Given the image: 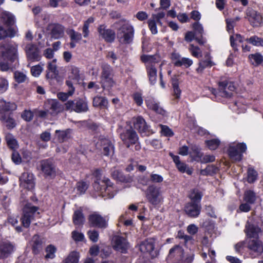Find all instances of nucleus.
I'll list each match as a JSON object with an SVG mask.
<instances>
[{
    "mask_svg": "<svg viewBox=\"0 0 263 263\" xmlns=\"http://www.w3.org/2000/svg\"><path fill=\"white\" fill-rule=\"evenodd\" d=\"M95 190L99 192V196L107 198H113L116 194L113 183L106 177L103 179H97L93 184Z\"/></svg>",
    "mask_w": 263,
    "mask_h": 263,
    "instance_id": "obj_1",
    "label": "nucleus"
},
{
    "mask_svg": "<svg viewBox=\"0 0 263 263\" xmlns=\"http://www.w3.org/2000/svg\"><path fill=\"white\" fill-rule=\"evenodd\" d=\"M101 84L103 89H109L113 87L115 82L113 80L114 76L113 68L107 63L101 65Z\"/></svg>",
    "mask_w": 263,
    "mask_h": 263,
    "instance_id": "obj_2",
    "label": "nucleus"
},
{
    "mask_svg": "<svg viewBox=\"0 0 263 263\" xmlns=\"http://www.w3.org/2000/svg\"><path fill=\"white\" fill-rule=\"evenodd\" d=\"M134 29L129 23L123 24L117 30V38L122 44H131L134 39Z\"/></svg>",
    "mask_w": 263,
    "mask_h": 263,
    "instance_id": "obj_3",
    "label": "nucleus"
},
{
    "mask_svg": "<svg viewBox=\"0 0 263 263\" xmlns=\"http://www.w3.org/2000/svg\"><path fill=\"white\" fill-rule=\"evenodd\" d=\"M39 207L33 205L31 203L26 204L23 209V214L21 218L22 224L25 228L29 227L31 222L35 217L39 216Z\"/></svg>",
    "mask_w": 263,
    "mask_h": 263,
    "instance_id": "obj_4",
    "label": "nucleus"
},
{
    "mask_svg": "<svg viewBox=\"0 0 263 263\" xmlns=\"http://www.w3.org/2000/svg\"><path fill=\"white\" fill-rule=\"evenodd\" d=\"M65 110L77 113L87 112L89 110L88 101L86 98H77L69 100L65 103Z\"/></svg>",
    "mask_w": 263,
    "mask_h": 263,
    "instance_id": "obj_5",
    "label": "nucleus"
},
{
    "mask_svg": "<svg viewBox=\"0 0 263 263\" xmlns=\"http://www.w3.org/2000/svg\"><path fill=\"white\" fill-rule=\"evenodd\" d=\"M1 47L4 49L1 51V56L4 60L12 63L18 62L17 45L3 44Z\"/></svg>",
    "mask_w": 263,
    "mask_h": 263,
    "instance_id": "obj_6",
    "label": "nucleus"
},
{
    "mask_svg": "<svg viewBox=\"0 0 263 263\" xmlns=\"http://www.w3.org/2000/svg\"><path fill=\"white\" fill-rule=\"evenodd\" d=\"M96 148L101 154L107 157L112 156L114 153V145L111 141L108 138L100 136L96 144Z\"/></svg>",
    "mask_w": 263,
    "mask_h": 263,
    "instance_id": "obj_7",
    "label": "nucleus"
},
{
    "mask_svg": "<svg viewBox=\"0 0 263 263\" xmlns=\"http://www.w3.org/2000/svg\"><path fill=\"white\" fill-rule=\"evenodd\" d=\"M25 51L28 62H39L42 59L41 50L35 44H27L25 46Z\"/></svg>",
    "mask_w": 263,
    "mask_h": 263,
    "instance_id": "obj_8",
    "label": "nucleus"
},
{
    "mask_svg": "<svg viewBox=\"0 0 263 263\" xmlns=\"http://www.w3.org/2000/svg\"><path fill=\"white\" fill-rule=\"evenodd\" d=\"M147 201L152 204L156 205L162 200V196L160 189L155 185H149L145 191Z\"/></svg>",
    "mask_w": 263,
    "mask_h": 263,
    "instance_id": "obj_9",
    "label": "nucleus"
},
{
    "mask_svg": "<svg viewBox=\"0 0 263 263\" xmlns=\"http://www.w3.org/2000/svg\"><path fill=\"white\" fill-rule=\"evenodd\" d=\"M120 138L127 148L135 144L138 140V135L131 126L123 129L120 134Z\"/></svg>",
    "mask_w": 263,
    "mask_h": 263,
    "instance_id": "obj_10",
    "label": "nucleus"
},
{
    "mask_svg": "<svg viewBox=\"0 0 263 263\" xmlns=\"http://www.w3.org/2000/svg\"><path fill=\"white\" fill-rule=\"evenodd\" d=\"M88 221L90 227L105 229L108 227V220L97 212L90 214Z\"/></svg>",
    "mask_w": 263,
    "mask_h": 263,
    "instance_id": "obj_11",
    "label": "nucleus"
},
{
    "mask_svg": "<svg viewBox=\"0 0 263 263\" xmlns=\"http://www.w3.org/2000/svg\"><path fill=\"white\" fill-rule=\"evenodd\" d=\"M247 149L245 143H240L236 145H231L228 149V153L230 158L233 160L240 161L242 158V153Z\"/></svg>",
    "mask_w": 263,
    "mask_h": 263,
    "instance_id": "obj_12",
    "label": "nucleus"
},
{
    "mask_svg": "<svg viewBox=\"0 0 263 263\" xmlns=\"http://www.w3.org/2000/svg\"><path fill=\"white\" fill-rule=\"evenodd\" d=\"M219 96L222 97L230 98L232 96L236 87L233 82L225 80L218 82Z\"/></svg>",
    "mask_w": 263,
    "mask_h": 263,
    "instance_id": "obj_13",
    "label": "nucleus"
},
{
    "mask_svg": "<svg viewBox=\"0 0 263 263\" xmlns=\"http://www.w3.org/2000/svg\"><path fill=\"white\" fill-rule=\"evenodd\" d=\"M155 239L149 238L141 242L139 245V250L143 253H148L152 258L157 257L159 252L155 249Z\"/></svg>",
    "mask_w": 263,
    "mask_h": 263,
    "instance_id": "obj_14",
    "label": "nucleus"
},
{
    "mask_svg": "<svg viewBox=\"0 0 263 263\" xmlns=\"http://www.w3.org/2000/svg\"><path fill=\"white\" fill-rule=\"evenodd\" d=\"M40 166L41 171L46 177L53 178L56 176L57 168L52 160L47 159L42 160Z\"/></svg>",
    "mask_w": 263,
    "mask_h": 263,
    "instance_id": "obj_15",
    "label": "nucleus"
},
{
    "mask_svg": "<svg viewBox=\"0 0 263 263\" xmlns=\"http://www.w3.org/2000/svg\"><path fill=\"white\" fill-rule=\"evenodd\" d=\"M112 246L114 250L121 253H126L129 244L125 238L117 235L112 238Z\"/></svg>",
    "mask_w": 263,
    "mask_h": 263,
    "instance_id": "obj_16",
    "label": "nucleus"
},
{
    "mask_svg": "<svg viewBox=\"0 0 263 263\" xmlns=\"http://www.w3.org/2000/svg\"><path fill=\"white\" fill-rule=\"evenodd\" d=\"M247 247L253 258L260 256L263 252V243L259 239L250 240L248 242Z\"/></svg>",
    "mask_w": 263,
    "mask_h": 263,
    "instance_id": "obj_17",
    "label": "nucleus"
},
{
    "mask_svg": "<svg viewBox=\"0 0 263 263\" xmlns=\"http://www.w3.org/2000/svg\"><path fill=\"white\" fill-rule=\"evenodd\" d=\"M15 249V244L8 240L0 241V259L8 257L14 252Z\"/></svg>",
    "mask_w": 263,
    "mask_h": 263,
    "instance_id": "obj_18",
    "label": "nucleus"
},
{
    "mask_svg": "<svg viewBox=\"0 0 263 263\" xmlns=\"http://www.w3.org/2000/svg\"><path fill=\"white\" fill-rule=\"evenodd\" d=\"M47 30L52 39H60L64 36L65 27L61 24L50 23L47 26Z\"/></svg>",
    "mask_w": 263,
    "mask_h": 263,
    "instance_id": "obj_19",
    "label": "nucleus"
},
{
    "mask_svg": "<svg viewBox=\"0 0 263 263\" xmlns=\"http://www.w3.org/2000/svg\"><path fill=\"white\" fill-rule=\"evenodd\" d=\"M245 233L247 237L258 239L259 234L261 232V228L251 221H247L245 226Z\"/></svg>",
    "mask_w": 263,
    "mask_h": 263,
    "instance_id": "obj_20",
    "label": "nucleus"
},
{
    "mask_svg": "<svg viewBox=\"0 0 263 263\" xmlns=\"http://www.w3.org/2000/svg\"><path fill=\"white\" fill-rule=\"evenodd\" d=\"M246 16L248 21L253 27L259 26L262 21L261 14L251 8H248L246 10Z\"/></svg>",
    "mask_w": 263,
    "mask_h": 263,
    "instance_id": "obj_21",
    "label": "nucleus"
},
{
    "mask_svg": "<svg viewBox=\"0 0 263 263\" xmlns=\"http://www.w3.org/2000/svg\"><path fill=\"white\" fill-rule=\"evenodd\" d=\"M45 242V238L37 234L34 235L30 242L32 253L35 255L39 254L43 250Z\"/></svg>",
    "mask_w": 263,
    "mask_h": 263,
    "instance_id": "obj_22",
    "label": "nucleus"
},
{
    "mask_svg": "<svg viewBox=\"0 0 263 263\" xmlns=\"http://www.w3.org/2000/svg\"><path fill=\"white\" fill-rule=\"evenodd\" d=\"M201 209L200 203L194 202L187 203L184 207L185 213L191 218L197 217L200 215Z\"/></svg>",
    "mask_w": 263,
    "mask_h": 263,
    "instance_id": "obj_23",
    "label": "nucleus"
},
{
    "mask_svg": "<svg viewBox=\"0 0 263 263\" xmlns=\"http://www.w3.org/2000/svg\"><path fill=\"white\" fill-rule=\"evenodd\" d=\"M20 185L29 190L34 187L35 183L33 174L24 172L20 178Z\"/></svg>",
    "mask_w": 263,
    "mask_h": 263,
    "instance_id": "obj_24",
    "label": "nucleus"
},
{
    "mask_svg": "<svg viewBox=\"0 0 263 263\" xmlns=\"http://www.w3.org/2000/svg\"><path fill=\"white\" fill-rule=\"evenodd\" d=\"M134 126L141 134L146 135L149 132V126L142 116L134 118Z\"/></svg>",
    "mask_w": 263,
    "mask_h": 263,
    "instance_id": "obj_25",
    "label": "nucleus"
},
{
    "mask_svg": "<svg viewBox=\"0 0 263 263\" xmlns=\"http://www.w3.org/2000/svg\"><path fill=\"white\" fill-rule=\"evenodd\" d=\"M17 108L16 104L12 102H7L3 98L0 99V115L13 114Z\"/></svg>",
    "mask_w": 263,
    "mask_h": 263,
    "instance_id": "obj_26",
    "label": "nucleus"
},
{
    "mask_svg": "<svg viewBox=\"0 0 263 263\" xmlns=\"http://www.w3.org/2000/svg\"><path fill=\"white\" fill-rule=\"evenodd\" d=\"M111 177L118 181L124 183H129L133 181V177L129 175H125L123 172L113 167L110 170Z\"/></svg>",
    "mask_w": 263,
    "mask_h": 263,
    "instance_id": "obj_27",
    "label": "nucleus"
},
{
    "mask_svg": "<svg viewBox=\"0 0 263 263\" xmlns=\"http://www.w3.org/2000/svg\"><path fill=\"white\" fill-rule=\"evenodd\" d=\"M145 103L149 109L162 116L165 115L166 111L161 107L160 103L154 98H149L146 100Z\"/></svg>",
    "mask_w": 263,
    "mask_h": 263,
    "instance_id": "obj_28",
    "label": "nucleus"
},
{
    "mask_svg": "<svg viewBox=\"0 0 263 263\" xmlns=\"http://www.w3.org/2000/svg\"><path fill=\"white\" fill-rule=\"evenodd\" d=\"M214 65V63L212 61V57L210 53L206 52L204 53L203 59L200 60L198 63V67L196 70L198 73H202L205 68L211 67Z\"/></svg>",
    "mask_w": 263,
    "mask_h": 263,
    "instance_id": "obj_29",
    "label": "nucleus"
},
{
    "mask_svg": "<svg viewBox=\"0 0 263 263\" xmlns=\"http://www.w3.org/2000/svg\"><path fill=\"white\" fill-rule=\"evenodd\" d=\"M98 30L100 35L105 41L109 43L114 42L115 39V32L114 31L111 29H106L103 25H100Z\"/></svg>",
    "mask_w": 263,
    "mask_h": 263,
    "instance_id": "obj_30",
    "label": "nucleus"
},
{
    "mask_svg": "<svg viewBox=\"0 0 263 263\" xmlns=\"http://www.w3.org/2000/svg\"><path fill=\"white\" fill-rule=\"evenodd\" d=\"M168 256L170 258H175L176 263H180L183 258V250L181 247L176 245L170 250Z\"/></svg>",
    "mask_w": 263,
    "mask_h": 263,
    "instance_id": "obj_31",
    "label": "nucleus"
},
{
    "mask_svg": "<svg viewBox=\"0 0 263 263\" xmlns=\"http://www.w3.org/2000/svg\"><path fill=\"white\" fill-rule=\"evenodd\" d=\"M0 121L9 130L14 128L16 126V122L13 117V114L0 115Z\"/></svg>",
    "mask_w": 263,
    "mask_h": 263,
    "instance_id": "obj_32",
    "label": "nucleus"
},
{
    "mask_svg": "<svg viewBox=\"0 0 263 263\" xmlns=\"http://www.w3.org/2000/svg\"><path fill=\"white\" fill-rule=\"evenodd\" d=\"M18 32L17 29L15 27H9L7 29L3 26L0 25V40L7 37L13 38L15 36Z\"/></svg>",
    "mask_w": 263,
    "mask_h": 263,
    "instance_id": "obj_33",
    "label": "nucleus"
},
{
    "mask_svg": "<svg viewBox=\"0 0 263 263\" xmlns=\"http://www.w3.org/2000/svg\"><path fill=\"white\" fill-rule=\"evenodd\" d=\"M1 20L3 24L8 28L13 27L12 26L15 23L14 16L9 12H4L1 15Z\"/></svg>",
    "mask_w": 263,
    "mask_h": 263,
    "instance_id": "obj_34",
    "label": "nucleus"
},
{
    "mask_svg": "<svg viewBox=\"0 0 263 263\" xmlns=\"http://www.w3.org/2000/svg\"><path fill=\"white\" fill-rule=\"evenodd\" d=\"M56 59L53 60L52 62H49L47 66L46 77L48 79L55 78L58 74V70L55 64Z\"/></svg>",
    "mask_w": 263,
    "mask_h": 263,
    "instance_id": "obj_35",
    "label": "nucleus"
},
{
    "mask_svg": "<svg viewBox=\"0 0 263 263\" xmlns=\"http://www.w3.org/2000/svg\"><path fill=\"white\" fill-rule=\"evenodd\" d=\"M85 220V216L81 209L74 212L72 216L73 223L76 226H82Z\"/></svg>",
    "mask_w": 263,
    "mask_h": 263,
    "instance_id": "obj_36",
    "label": "nucleus"
},
{
    "mask_svg": "<svg viewBox=\"0 0 263 263\" xmlns=\"http://www.w3.org/2000/svg\"><path fill=\"white\" fill-rule=\"evenodd\" d=\"M68 68V79L77 83L80 79V70L74 65H70Z\"/></svg>",
    "mask_w": 263,
    "mask_h": 263,
    "instance_id": "obj_37",
    "label": "nucleus"
},
{
    "mask_svg": "<svg viewBox=\"0 0 263 263\" xmlns=\"http://www.w3.org/2000/svg\"><path fill=\"white\" fill-rule=\"evenodd\" d=\"M146 69L149 81L151 85H154L157 82V70L156 66H146Z\"/></svg>",
    "mask_w": 263,
    "mask_h": 263,
    "instance_id": "obj_38",
    "label": "nucleus"
},
{
    "mask_svg": "<svg viewBox=\"0 0 263 263\" xmlns=\"http://www.w3.org/2000/svg\"><path fill=\"white\" fill-rule=\"evenodd\" d=\"M141 61L146 64V66H155V64L160 62V58L157 55H142Z\"/></svg>",
    "mask_w": 263,
    "mask_h": 263,
    "instance_id": "obj_39",
    "label": "nucleus"
},
{
    "mask_svg": "<svg viewBox=\"0 0 263 263\" xmlns=\"http://www.w3.org/2000/svg\"><path fill=\"white\" fill-rule=\"evenodd\" d=\"M171 83L173 88V95L175 98L179 99L180 97L181 90L179 87L178 79L176 75H174L171 79Z\"/></svg>",
    "mask_w": 263,
    "mask_h": 263,
    "instance_id": "obj_40",
    "label": "nucleus"
},
{
    "mask_svg": "<svg viewBox=\"0 0 263 263\" xmlns=\"http://www.w3.org/2000/svg\"><path fill=\"white\" fill-rule=\"evenodd\" d=\"M18 65V62L12 63L8 62H0V70L3 72H6L8 71H13Z\"/></svg>",
    "mask_w": 263,
    "mask_h": 263,
    "instance_id": "obj_41",
    "label": "nucleus"
},
{
    "mask_svg": "<svg viewBox=\"0 0 263 263\" xmlns=\"http://www.w3.org/2000/svg\"><path fill=\"white\" fill-rule=\"evenodd\" d=\"M92 104L95 107H106L108 105V101L105 97L98 96L93 98Z\"/></svg>",
    "mask_w": 263,
    "mask_h": 263,
    "instance_id": "obj_42",
    "label": "nucleus"
},
{
    "mask_svg": "<svg viewBox=\"0 0 263 263\" xmlns=\"http://www.w3.org/2000/svg\"><path fill=\"white\" fill-rule=\"evenodd\" d=\"M256 199V194L252 190H247L244 193L243 200L250 203L254 204Z\"/></svg>",
    "mask_w": 263,
    "mask_h": 263,
    "instance_id": "obj_43",
    "label": "nucleus"
},
{
    "mask_svg": "<svg viewBox=\"0 0 263 263\" xmlns=\"http://www.w3.org/2000/svg\"><path fill=\"white\" fill-rule=\"evenodd\" d=\"M46 255L45 258L46 259H53L55 257V253L57 252L56 247L52 245H49L45 248Z\"/></svg>",
    "mask_w": 263,
    "mask_h": 263,
    "instance_id": "obj_44",
    "label": "nucleus"
},
{
    "mask_svg": "<svg viewBox=\"0 0 263 263\" xmlns=\"http://www.w3.org/2000/svg\"><path fill=\"white\" fill-rule=\"evenodd\" d=\"M6 140L8 147L12 149H17L18 147L17 142L14 137L11 134L6 136Z\"/></svg>",
    "mask_w": 263,
    "mask_h": 263,
    "instance_id": "obj_45",
    "label": "nucleus"
},
{
    "mask_svg": "<svg viewBox=\"0 0 263 263\" xmlns=\"http://www.w3.org/2000/svg\"><path fill=\"white\" fill-rule=\"evenodd\" d=\"M249 59L252 64L255 66L260 65L263 61V57L259 53H255L249 55Z\"/></svg>",
    "mask_w": 263,
    "mask_h": 263,
    "instance_id": "obj_46",
    "label": "nucleus"
},
{
    "mask_svg": "<svg viewBox=\"0 0 263 263\" xmlns=\"http://www.w3.org/2000/svg\"><path fill=\"white\" fill-rule=\"evenodd\" d=\"M202 196L203 195L201 192L198 190L194 189L190 195V198L191 200L190 202L200 203Z\"/></svg>",
    "mask_w": 263,
    "mask_h": 263,
    "instance_id": "obj_47",
    "label": "nucleus"
},
{
    "mask_svg": "<svg viewBox=\"0 0 263 263\" xmlns=\"http://www.w3.org/2000/svg\"><path fill=\"white\" fill-rule=\"evenodd\" d=\"M245 41L255 46L263 47V39L256 35L251 36L247 38Z\"/></svg>",
    "mask_w": 263,
    "mask_h": 263,
    "instance_id": "obj_48",
    "label": "nucleus"
},
{
    "mask_svg": "<svg viewBox=\"0 0 263 263\" xmlns=\"http://www.w3.org/2000/svg\"><path fill=\"white\" fill-rule=\"evenodd\" d=\"M66 33L69 35L71 41L78 42L82 39V34L73 29H67Z\"/></svg>",
    "mask_w": 263,
    "mask_h": 263,
    "instance_id": "obj_49",
    "label": "nucleus"
},
{
    "mask_svg": "<svg viewBox=\"0 0 263 263\" xmlns=\"http://www.w3.org/2000/svg\"><path fill=\"white\" fill-rule=\"evenodd\" d=\"M217 167L214 165H208L204 169L200 171V174L204 176L212 175L217 173Z\"/></svg>",
    "mask_w": 263,
    "mask_h": 263,
    "instance_id": "obj_50",
    "label": "nucleus"
},
{
    "mask_svg": "<svg viewBox=\"0 0 263 263\" xmlns=\"http://www.w3.org/2000/svg\"><path fill=\"white\" fill-rule=\"evenodd\" d=\"M79 258V253L76 251H72L65 259L64 263H78Z\"/></svg>",
    "mask_w": 263,
    "mask_h": 263,
    "instance_id": "obj_51",
    "label": "nucleus"
},
{
    "mask_svg": "<svg viewBox=\"0 0 263 263\" xmlns=\"http://www.w3.org/2000/svg\"><path fill=\"white\" fill-rule=\"evenodd\" d=\"M248 179L247 181L250 183H252L255 181L257 177V172L253 168L250 167L248 170Z\"/></svg>",
    "mask_w": 263,
    "mask_h": 263,
    "instance_id": "obj_52",
    "label": "nucleus"
},
{
    "mask_svg": "<svg viewBox=\"0 0 263 263\" xmlns=\"http://www.w3.org/2000/svg\"><path fill=\"white\" fill-rule=\"evenodd\" d=\"M205 143L210 150H215L220 145V141L218 139H213L205 141Z\"/></svg>",
    "mask_w": 263,
    "mask_h": 263,
    "instance_id": "obj_53",
    "label": "nucleus"
},
{
    "mask_svg": "<svg viewBox=\"0 0 263 263\" xmlns=\"http://www.w3.org/2000/svg\"><path fill=\"white\" fill-rule=\"evenodd\" d=\"M93 22H94L93 18L92 17H90L88 18L87 19V20L84 22V25L83 27V29H82L83 36L84 37H88V36L89 35V31L88 29L89 27V25L91 23H92Z\"/></svg>",
    "mask_w": 263,
    "mask_h": 263,
    "instance_id": "obj_54",
    "label": "nucleus"
},
{
    "mask_svg": "<svg viewBox=\"0 0 263 263\" xmlns=\"http://www.w3.org/2000/svg\"><path fill=\"white\" fill-rule=\"evenodd\" d=\"M235 40H237L239 42L242 43L243 42L242 36L240 34H236L235 35V38H234L233 35H231L230 37L231 47L235 51H238L237 46L235 43Z\"/></svg>",
    "mask_w": 263,
    "mask_h": 263,
    "instance_id": "obj_55",
    "label": "nucleus"
},
{
    "mask_svg": "<svg viewBox=\"0 0 263 263\" xmlns=\"http://www.w3.org/2000/svg\"><path fill=\"white\" fill-rule=\"evenodd\" d=\"M14 78L15 81L18 83L25 82L27 79V77L23 72L16 71L14 73Z\"/></svg>",
    "mask_w": 263,
    "mask_h": 263,
    "instance_id": "obj_56",
    "label": "nucleus"
},
{
    "mask_svg": "<svg viewBox=\"0 0 263 263\" xmlns=\"http://www.w3.org/2000/svg\"><path fill=\"white\" fill-rule=\"evenodd\" d=\"M9 82L8 80L3 77H0V95L5 93L8 89Z\"/></svg>",
    "mask_w": 263,
    "mask_h": 263,
    "instance_id": "obj_57",
    "label": "nucleus"
},
{
    "mask_svg": "<svg viewBox=\"0 0 263 263\" xmlns=\"http://www.w3.org/2000/svg\"><path fill=\"white\" fill-rule=\"evenodd\" d=\"M193 62L192 60L188 58L182 57L177 67L183 66L185 68L190 67Z\"/></svg>",
    "mask_w": 263,
    "mask_h": 263,
    "instance_id": "obj_58",
    "label": "nucleus"
},
{
    "mask_svg": "<svg viewBox=\"0 0 263 263\" xmlns=\"http://www.w3.org/2000/svg\"><path fill=\"white\" fill-rule=\"evenodd\" d=\"M189 50L191 52V54L193 57L196 58L201 57V51L198 47L195 46L193 44H191Z\"/></svg>",
    "mask_w": 263,
    "mask_h": 263,
    "instance_id": "obj_59",
    "label": "nucleus"
},
{
    "mask_svg": "<svg viewBox=\"0 0 263 263\" xmlns=\"http://www.w3.org/2000/svg\"><path fill=\"white\" fill-rule=\"evenodd\" d=\"M181 55L176 52H173L171 54L170 58L173 65L177 67L181 59Z\"/></svg>",
    "mask_w": 263,
    "mask_h": 263,
    "instance_id": "obj_60",
    "label": "nucleus"
},
{
    "mask_svg": "<svg viewBox=\"0 0 263 263\" xmlns=\"http://www.w3.org/2000/svg\"><path fill=\"white\" fill-rule=\"evenodd\" d=\"M87 235L89 239L93 242H97L99 239V232L97 230H89L87 232Z\"/></svg>",
    "mask_w": 263,
    "mask_h": 263,
    "instance_id": "obj_61",
    "label": "nucleus"
},
{
    "mask_svg": "<svg viewBox=\"0 0 263 263\" xmlns=\"http://www.w3.org/2000/svg\"><path fill=\"white\" fill-rule=\"evenodd\" d=\"M71 237L72 239L76 242L82 241L85 238L84 234L82 233L79 232L77 231H73L72 232Z\"/></svg>",
    "mask_w": 263,
    "mask_h": 263,
    "instance_id": "obj_62",
    "label": "nucleus"
},
{
    "mask_svg": "<svg viewBox=\"0 0 263 263\" xmlns=\"http://www.w3.org/2000/svg\"><path fill=\"white\" fill-rule=\"evenodd\" d=\"M50 109L51 110V114H57L61 110L59 103L57 101H51L50 103Z\"/></svg>",
    "mask_w": 263,
    "mask_h": 263,
    "instance_id": "obj_63",
    "label": "nucleus"
},
{
    "mask_svg": "<svg viewBox=\"0 0 263 263\" xmlns=\"http://www.w3.org/2000/svg\"><path fill=\"white\" fill-rule=\"evenodd\" d=\"M161 132L162 135L166 137H172L174 133L172 130L166 125H160Z\"/></svg>",
    "mask_w": 263,
    "mask_h": 263,
    "instance_id": "obj_64",
    "label": "nucleus"
}]
</instances>
